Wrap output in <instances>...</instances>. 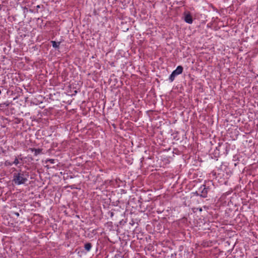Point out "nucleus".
<instances>
[{
	"label": "nucleus",
	"mask_w": 258,
	"mask_h": 258,
	"mask_svg": "<svg viewBox=\"0 0 258 258\" xmlns=\"http://www.w3.org/2000/svg\"><path fill=\"white\" fill-rule=\"evenodd\" d=\"M77 93V91H75V93L76 94Z\"/></svg>",
	"instance_id": "nucleus-15"
},
{
	"label": "nucleus",
	"mask_w": 258,
	"mask_h": 258,
	"mask_svg": "<svg viewBox=\"0 0 258 258\" xmlns=\"http://www.w3.org/2000/svg\"><path fill=\"white\" fill-rule=\"evenodd\" d=\"M1 93H2V91H1V90H0V95L1 94Z\"/></svg>",
	"instance_id": "nucleus-16"
},
{
	"label": "nucleus",
	"mask_w": 258,
	"mask_h": 258,
	"mask_svg": "<svg viewBox=\"0 0 258 258\" xmlns=\"http://www.w3.org/2000/svg\"><path fill=\"white\" fill-rule=\"evenodd\" d=\"M51 43L53 48H59L60 42H56L55 41H51Z\"/></svg>",
	"instance_id": "nucleus-7"
},
{
	"label": "nucleus",
	"mask_w": 258,
	"mask_h": 258,
	"mask_svg": "<svg viewBox=\"0 0 258 258\" xmlns=\"http://www.w3.org/2000/svg\"><path fill=\"white\" fill-rule=\"evenodd\" d=\"M12 170L13 171H16V170H16V168H12Z\"/></svg>",
	"instance_id": "nucleus-13"
},
{
	"label": "nucleus",
	"mask_w": 258,
	"mask_h": 258,
	"mask_svg": "<svg viewBox=\"0 0 258 258\" xmlns=\"http://www.w3.org/2000/svg\"><path fill=\"white\" fill-rule=\"evenodd\" d=\"M36 8H37V9H38L40 8V6H39V5H37V6H36Z\"/></svg>",
	"instance_id": "nucleus-14"
},
{
	"label": "nucleus",
	"mask_w": 258,
	"mask_h": 258,
	"mask_svg": "<svg viewBox=\"0 0 258 258\" xmlns=\"http://www.w3.org/2000/svg\"><path fill=\"white\" fill-rule=\"evenodd\" d=\"M183 72V68L181 66H178L176 69L172 72L176 76L181 74Z\"/></svg>",
	"instance_id": "nucleus-4"
},
{
	"label": "nucleus",
	"mask_w": 258,
	"mask_h": 258,
	"mask_svg": "<svg viewBox=\"0 0 258 258\" xmlns=\"http://www.w3.org/2000/svg\"><path fill=\"white\" fill-rule=\"evenodd\" d=\"M4 165L6 166H11L13 165V162H11L9 160H7L5 162Z\"/></svg>",
	"instance_id": "nucleus-8"
},
{
	"label": "nucleus",
	"mask_w": 258,
	"mask_h": 258,
	"mask_svg": "<svg viewBox=\"0 0 258 258\" xmlns=\"http://www.w3.org/2000/svg\"><path fill=\"white\" fill-rule=\"evenodd\" d=\"M28 177L29 173L20 169L13 174L12 181L16 185L24 184L28 181Z\"/></svg>",
	"instance_id": "nucleus-1"
},
{
	"label": "nucleus",
	"mask_w": 258,
	"mask_h": 258,
	"mask_svg": "<svg viewBox=\"0 0 258 258\" xmlns=\"http://www.w3.org/2000/svg\"><path fill=\"white\" fill-rule=\"evenodd\" d=\"M29 150L31 152H34V155L36 156L42 153V149H35V148H29Z\"/></svg>",
	"instance_id": "nucleus-3"
},
{
	"label": "nucleus",
	"mask_w": 258,
	"mask_h": 258,
	"mask_svg": "<svg viewBox=\"0 0 258 258\" xmlns=\"http://www.w3.org/2000/svg\"><path fill=\"white\" fill-rule=\"evenodd\" d=\"M47 162H49L51 164L55 163V160L53 159H48L46 160Z\"/></svg>",
	"instance_id": "nucleus-11"
},
{
	"label": "nucleus",
	"mask_w": 258,
	"mask_h": 258,
	"mask_svg": "<svg viewBox=\"0 0 258 258\" xmlns=\"http://www.w3.org/2000/svg\"><path fill=\"white\" fill-rule=\"evenodd\" d=\"M184 21L188 24H191L192 23V18L189 13H186L184 14Z\"/></svg>",
	"instance_id": "nucleus-2"
},
{
	"label": "nucleus",
	"mask_w": 258,
	"mask_h": 258,
	"mask_svg": "<svg viewBox=\"0 0 258 258\" xmlns=\"http://www.w3.org/2000/svg\"><path fill=\"white\" fill-rule=\"evenodd\" d=\"M202 196L203 197H206L207 193V189H206V188H204V189L202 190Z\"/></svg>",
	"instance_id": "nucleus-10"
},
{
	"label": "nucleus",
	"mask_w": 258,
	"mask_h": 258,
	"mask_svg": "<svg viewBox=\"0 0 258 258\" xmlns=\"http://www.w3.org/2000/svg\"><path fill=\"white\" fill-rule=\"evenodd\" d=\"M15 215L17 216V217H19V213H18V212H15Z\"/></svg>",
	"instance_id": "nucleus-12"
},
{
	"label": "nucleus",
	"mask_w": 258,
	"mask_h": 258,
	"mask_svg": "<svg viewBox=\"0 0 258 258\" xmlns=\"http://www.w3.org/2000/svg\"><path fill=\"white\" fill-rule=\"evenodd\" d=\"M92 247V245L90 242H87L84 244V248L87 252H89L91 249Z\"/></svg>",
	"instance_id": "nucleus-5"
},
{
	"label": "nucleus",
	"mask_w": 258,
	"mask_h": 258,
	"mask_svg": "<svg viewBox=\"0 0 258 258\" xmlns=\"http://www.w3.org/2000/svg\"><path fill=\"white\" fill-rule=\"evenodd\" d=\"M176 76L173 73H172L169 78L170 81L171 82H173L174 80L175 77Z\"/></svg>",
	"instance_id": "nucleus-9"
},
{
	"label": "nucleus",
	"mask_w": 258,
	"mask_h": 258,
	"mask_svg": "<svg viewBox=\"0 0 258 258\" xmlns=\"http://www.w3.org/2000/svg\"><path fill=\"white\" fill-rule=\"evenodd\" d=\"M20 160L22 161V158H20V159H19L18 157H15L14 161L13 162V164H15V165H18V164H20L21 165H22V163L21 162Z\"/></svg>",
	"instance_id": "nucleus-6"
}]
</instances>
